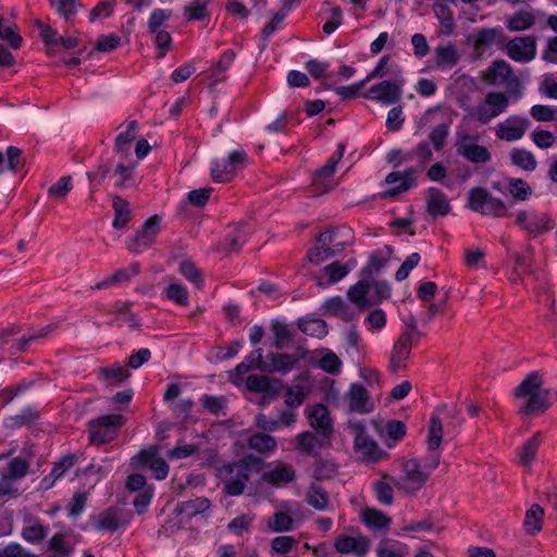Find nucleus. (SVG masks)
Here are the masks:
<instances>
[{"label": "nucleus", "instance_id": "1", "mask_svg": "<svg viewBox=\"0 0 557 557\" xmlns=\"http://www.w3.org/2000/svg\"><path fill=\"white\" fill-rule=\"evenodd\" d=\"M513 396L521 401L520 413L534 414L545 412L557 398V393L544 388L542 376L531 372L515 388Z\"/></svg>", "mask_w": 557, "mask_h": 557}, {"label": "nucleus", "instance_id": "2", "mask_svg": "<svg viewBox=\"0 0 557 557\" xmlns=\"http://www.w3.org/2000/svg\"><path fill=\"white\" fill-rule=\"evenodd\" d=\"M389 295L391 287L384 281H359L347 292L348 299L360 309L380 304Z\"/></svg>", "mask_w": 557, "mask_h": 557}, {"label": "nucleus", "instance_id": "3", "mask_svg": "<svg viewBox=\"0 0 557 557\" xmlns=\"http://www.w3.org/2000/svg\"><path fill=\"white\" fill-rule=\"evenodd\" d=\"M347 428L354 437V451L363 462L375 463L386 457V453L366 433L360 421H349Z\"/></svg>", "mask_w": 557, "mask_h": 557}, {"label": "nucleus", "instance_id": "4", "mask_svg": "<svg viewBox=\"0 0 557 557\" xmlns=\"http://www.w3.org/2000/svg\"><path fill=\"white\" fill-rule=\"evenodd\" d=\"M384 478L394 482V485L406 494H414L428 482L430 474L422 468L421 462L416 458L403 462L401 475L394 479L387 474Z\"/></svg>", "mask_w": 557, "mask_h": 557}, {"label": "nucleus", "instance_id": "5", "mask_svg": "<svg viewBox=\"0 0 557 557\" xmlns=\"http://www.w3.org/2000/svg\"><path fill=\"white\" fill-rule=\"evenodd\" d=\"M224 492L231 496L240 495L249 480L250 468L247 463H227L218 469Z\"/></svg>", "mask_w": 557, "mask_h": 557}, {"label": "nucleus", "instance_id": "6", "mask_svg": "<svg viewBox=\"0 0 557 557\" xmlns=\"http://www.w3.org/2000/svg\"><path fill=\"white\" fill-rule=\"evenodd\" d=\"M509 106V98L500 91H490L472 110L471 115L481 124H487L504 113Z\"/></svg>", "mask_w": 557, "mask_h": 557}, {"label": "nucleus", "instance_id": "7", "mask_svg": "<svg viewBox=\"0 0 557 557\" xmlns=\"http://www.w3.org/2000/svg\"><path fill=\"white\" fill-rule=\"evenodd\" d=\"M125 419L122 414H108L100 417L89 424V438L92 444L111 442L116 434V429L122 426Z\"/></svg>", "mask_w": 557, "mask_h": 557}, {"label": "nucleus", "instance_id": "8", "mask_svg": "<svg viewBox=\"0 0 557 557\" xmlns=\"http://www.w3.org/2000/svg\"><path fill=\"white\" fill-rule=\"evenodd\" d=\"M468 206L471 210L482 214L500 216L505 212V205L502 200L494 198L486 189L474 187L469 190Z\"/></svg>", "mask_w": 557, "mask_h": 557}, {"label": "nucleus", "instance_id": "9", "mask_svg": "<svg viewBox=\"0 0 557 557\" xmlns=\"http://www.w3.org/2000/svg\"><path fill=\"white\" fill-rule=\"evenodd\" d=\"M403 78L383 81L371 86L364 94V98L375 100L384 104H395L400 101L403 94Z\"/></svg>", "mask_w": 557, "mask_h": 557}, {"label": "nucleus", "instance_id": "10", "mask_svg": "<svg viewBox=\"0 0 557 557\" xmlns=\"http://www.w3.org/2000/svg\"><path fill=\"white\" fill-rule=\"evenodd\" d=\"M336 234L334 232H323L317 238L315 245L308 251V260L319 265L329 258L343 250L341 243H335Z\"/></svg>", "mask_w": 557, "mask_h": 557}, {"label": "nucleus", "instance_id": "11", "mask_svg": "<svg viewBox=\"0 0 557 557\" xmlns=\"http://www.w3.org/2000/svg\"><path fill=\"white\" fill-rule=\"evenodd\" d=\"M516 224L533 236L541 235L553 228L550 216L545 212L522 210L517 213Z\"/></svg>", "mask_w": 557, "mask_h": 557}, {"label": "nucleus", "instance_id": "12", "mask_svg": "<svg viewBox=\"0 0 557 557\" xmlns=\"http://www.w3.org/2000/svg\"><path fill=\"white\" fill-rule=\"evenodd\" d=\"M457 153L472 163H487L491 161V153L484 146L476 144V138L467 133L457 135Z\"/></svg>", "mask_w": 557, "mask_h": 557}, {"label": "nucleus", "instance_id": "13", "mask_svg": "<svg viewBox=\"0 0 557 557\" xmlns=\"http://www.w3.org/2000/svg\"><path fill=\"white\" fill-rule=\"evenodd\" d=\"M412 349V333L403 332L398 339L394 343L391 354L388 370L391 372H398L407 368V361L410 357Z\"/></svg>", "mask_w": 557, "mask_h": 557}, {"label": "nucleus", "instance_id": "14", "mask_svg": "<svg viewBox=\"0 0 557 557\" xmlns=\"http://www.w3.org/2000/svg\"><path fill=\"white\" fill-rule=\"evenodd\" d=\"M160 216L153 215L148 219L143 228L127 242V249L132 252L139 253L148 249L159 233Z\"/></svg>", "mask_w": 557, "mask_h": 557}, {"label": "nucleus", "instance_id": "15", "mask_svg": "<svg viewBox=\"0 0 557 557\" xmlns=\"http://www.w3.org/2000/svg\"><path fill=\"white\" fill-rule=\"evenodd\" d=\"M507 54L517 62H530L536 54V39L534 36L516 37L506 46Z\"/></svg>", "mask_w": 557, "mask_h": 557}, {"label": "nucleus", "instance_id": "16", "mask_svg": "<svg viewBox=\"0 0 557 557\" xmlns=\"http://www.w3.org/2000/svg\"><path fill=\"white\" fill-rule=\"evenodd\" d=\"M484 79L495 86H519V81L513 76L512 67L504 60L493 61L484 74Z\"/></svg>", "mask_w": 557, "mask_h": 557}, {"label": "nucleus", "instance_id": "17", "mask_svg": "<svg viewBox=\"0 0 557 557\" xmlns=\"http://www.w3.org/2000/svg\"><path fill=\"white\" fill-rule=\"evenodd\" d=\"M417 170L414 168H408L404 172H392L385 177L386 184H398L397 186L391 187L389 189L381 194L382 198H392L396 195L408 190L416 185Z\"/></svg>", "mask_w": 557, "mask_h": 557}, {"label": "nucleus", "instance_id": "18", "mask_svg": "<svg viewBox=\"0 0 557 557\" xmlns=\"http://www.w3.org/2000/svg\"><path fill=\"white\" fill-rule=\"evenodd\" d=\"M530 121L527 117L512 115L496 127V136L506 141H515L523 137Z\"/></svg>", "mask_w": 557, "mask_h": 557}, {"label": "nucleus", "instance_id": "19", "mask_svg": "<svg viewBox=\"0 0 557 557\" xmlns=\"http://www.w3.org/2000/svg\"><path fill=\"white\" fill-rule=\"evenodd\" d=\"M310 393L311 383L308 375H298L286 389L285 404L289 408H297Z\"/></svg>", "mask_w": 557, "mask_h": 557}, {"label": "nucleus", "instance_id": "20", "mask_svg": "<svg viewBox=\"0 0 557 557\" xmlns=\"http://www.w3.org/2000/svg\"><path fill=\"white\" fill-rule=\"evenodd\" d=\"M349 409L359 413H369L374 405L371 401L368 391L359 383H352L346 393Z\"/></svg>", "mask_w": 557, "mask_h": 557}, {"label": "nucleus", "instance_id": "21", "mask_svg": "<svg viewBox=\"0 0 557 557\" xmlns=\"http://www.w3.org/2000/svg\"><path fill=\"white\" fill-rule=\"evenodd\" d=\"M308 420L321 437H330L333 433V423L326 406L318 404L308 413Z\"/></svg>", "mask_w": 557, "mask_h": 557}, {"label": "nucleus", "instance_id": "22", "mask_svg": "<svg viewBox=\"0 0 557 557\" xmlns=\"http://www.w3.org/2000/svg\"><path fill=\"white\" fill-rule=\"evenodd\" d=\"M296 478L294 468L284 462H275L262 475L264 482L281 486L293 482Z\"/></svg>", "mask_w": 557, "mask_h": 557}, {"label": "nucleus", "instance_id": "23", "mask_svg": "<svg viewBox=\"0 0 557 557\" xmlns=\"http://www.w3.org/2000/svg\"><path fill=\"white\" fill-rule=\"evenodd\" d=\"M334 547L341 554L355 553L357 556H363L369 550V541L364 536L339 535Z\"/></svg>", "mask_w": 557, "mask_h": 557}, {"label": "nucleus", "instance_id": "24", "mask_svg": "<svg viewBox=\"0 0 557 557\" xmlns=\"http://www.w3.org/2000/svg\"><path fill=\"white\" fill-rule=\"evenodd\" d=\"M326 438L327 437H321L320 434L317 435L308 431L299 433L295 437L296 449L301 455L317 456L324 447V442Z\"/></svg>", "mask_w": 557, "mask_h": 557}, {"label": "nucleus", "instance_id": "25", "mask_svg": "<svg viewBox=\"0 0 557 557\" xmlns=\"http://www.w3.org/2000/svg\"><path fill=\"white\" fill-rule=\"evenodd\" d=\"M344 151L345 146L343 144L338 145L337 151L329 158L322 168L317 171L313 181L315 186H321L324 191L332 188V186L326 183V180L332 177L335 173L336 165L343 158Z\"/></svg>", "mask_w": 557, "mask_h": 557}, {"label": "nucleus", "instance_id": "26", "mask_svg": "<svg viewBox=\"0 0 557 557\" xmlns=\"http://www.w3.org/2000/svg\"><path fill=\"white\" fill-rule=\"evenodd\" d=\"M451 207L445 194L435 187H430L426 191V211L433 216L446 215Z\"/></svg>", "mask_w": 557, "mask_h": 557}, {"label": "nucleus", "instance_id": "27", "mask_svg": "<svg viewBox=\"0 0 557 557\" xmlns=\"http://www.w3.org/2000/svg\"><path fill=\"white\" fill-rule=\"evenodd\" d=\"M136 459L140 465L149 466L156 479L163 480L166 478L169 466L164 459L157 457L156 450H143L136 456Z\"/></svg>", "mask_w": 557, "mask_h": 557}, {"label": "nucleus", "instance_id": "28", "mask_svg": "<svg viewBox=\"0 0 557 557\" xmlns=\"http://www.w3.org/2000/svg\"><path fill=\"white\" fill-rule=\"evenodd\" d=\"M497 30L495 28H479L468 37V42L473 46L476 54H482L496 41Z\"/></svg>", "mask_w": 557, "mask_h": 557}, {"label": "nucleus", "instance_id": "29", "mask_svg": "<svg viewBox=\"0 0 557 557\" xmlns=\"http://www.w3.org/2000/svg\"><path fill=\"white\" fill-rule=\"evenodd\" d=\"M351 267L349 263L343 264L338 261L332 262L323 268V273L326 276V280L323 277H317V284L320 287H326L332 284H336L342 278H344L350 271Z\"/></svg>", "mask_w": 557, "mask_h": 557}, {"label": "nucleus", "instance_id": "30", "mask_svg": "<svg viewBox=\"0 0 557 557\" xmlns=\"http://www.w3.org/2000/svg\"><path fill=\"white\" fill-rule=\"evenodd\" d=\"M270 330L273 333L271 346L276 349H283L293 339L294 332L292 327L283 321H271Z\"/></svg>", "mask_w": 557, "mask_h": 557}, {"label": "nucleus", "instance_id": "31", "mask_svg": "<svg viewBox=\"0 0 557 557\" xmlns=\"http://www.w3.org/2000/svg\"><path fill=\"white\" fill-rule=\"evenodd\" d=\"M137 129L138 123L136 121H131L127 123L126 129L117 135L114 144V150L117 154L124 156L129 152L131 145L136 138Z\"/></svg>", "mask_w": 557, "mask_h": 557}, {"label": "nucleus", "instance_id": "32", "mask_svg": "<svg viewBox=\"0 0 557 557\" xmlns=\"http://www.w3.org/2000/svg\"><path fill=\"white\" fill-rule=\"evenodd\" d=\"M434 52L435 63L440 69H451L460 60V55L453 45L438 46Z\"/></svg>", "mask_w": 557, "mask_h": 557}, {"label": "nucleus", "instance_id": "33", "mask_svg": "<svg viewBox=\"0 0 557 557\" xmlns=\"http://www.w3.org/2000/svg\"><path fill=\"white\" fill-rule=\"evenodd\" d=\"M541 445V433H535L518 450L519 463L529 467L534 460Z\"/></svg>", "mask_w": 557, "mask_h": 557}, {"label": "nucleus", "instance_id": "34", "mask_svg": "<svg viewBox=\"0 0 557 557\" xmlns=\"http://www.w3.org/2000/svg\"><path fill=\"white\" fill-rule=\"evenodd\" d=\"M270 360L269 371L270 372H289L299 361V358L288 354H270L268 355Z\"/></svg>", "mask_w": 557, "mask_h": 557}, {"label": "nucleus", "instance_id": "35", "mask_svg": "<svg viewBox=\"0 0 557 557\" xmlns=\"http://www.w3.org/2000/svg\"><path fill=\"white\" fill-rule=\"evenodd\" d=\"M248 447L260 454L272 453L276 449L277 443L275 437L268 433H255L248 438Z\"/></svg>", "mask_w": 557, "mask_h": 557}, {"label": "nucleus", "instance_id": "36", "mask_svg": "<svg viewBox=\"0 0 557 557\" xmlns=\"http://www.w3.org/2000/svg\"><path fill=\"white\" fill-rule=\"evenodd\" d=\"M298 329L306 335L323 338L327 335L326 323L318 318H307L298 320Z\"/></svg>", "mask_w": 557, "mask_h": 557}, {"label": "nucleus", "instance_id": "37", "mask_svg": "<svg viewBox=\"0 0 557 557\" xmlns=\"http://www.w3.org/2000/svg\"><path fill=\"white\" fill-rule=\"evenodd\" d=\"M323 308L326 313L341 318L344 321L352 319V311L345 300L338 296L329 298Z\"/></svg>", "mask_w": 557, "mask_h": 557}, {"label": "nucleus", "instance_id": "38", "mask_svg": "<svg viewBox=\"0 0 557 557\" xmlns=\"http://www.w3.org/2000/svg\"><path fill=\"white\" fill-rule=\"evenodd\" d=\"M510 160L512 164L528 172L534 171L537 166L534 154L523 148H513L510 151Z\"/></svg>", "mask_w": 557, "mask_h": 557}, {"label": "nucleus", "instance_id": "39", "mask_svg": "<svg viewBox=\"0 0 557 557\" xmlns=\"http://www.w3.org/2000/svg\"><path fill=\"white\" fill-rule=\"evenodd\" d=\"M544 518L543 508L533 504L525 513L524 528L529 535H534L542 530V523Z\"/></svg>", "mask_w": 557, "mask_h": 557}, {"label": "nucleus", "instance_id": "40", "mask_svg": "<svg viewBox=\"0 0 557 557\" xmlns=\"http://www.w3.org/2000/svg\"><path fill=\"white\" fill-rule=\"evenodd\" d=\"M74 466L73 456L62 457L52 468L49 475L42 479V485L45 488H50L54 482L61 478L67 470Z\"/></svg>", "mask_w": 557, "mask_h": 557}, {"label": "nucleus", "instance_id": "41", "mask_svg": "<svg viewBox=\"0 0 557 557\" xmlns=\"http://www.w3.org/2000/svg\"><path fill=\"white\" fill-rule=\"evenodd\" d=\"M320 354L321 358L318 362L319 368L329 374H338L343 366V362L339 359V357L329 349H322L320 350Z\"/></svg>", "mask_w": 557, "mask_h": 557}, {"label": "nucleus", "instance_id": "42", "mask_svg": "<svg viewBox=\"0 0 557 557\" xmlns=\"http://www.w3.org/2000/svg\"><path fill=\"white\" fill-rule=\"evenodd\" d=\"M443 440V424L438 416L433 414L429 423V432L426 438L428 449H440Z\"/></svg>", "mask_w": 557, "mask_h": 557}, {"label": "nucleus", "instance_id": "43", "mask_svg": "<svg viewBox=\"0 0 557 557\" xmlns=\"http://www.w3.org/2000/svg\"><path fill=\"white\" fill-rule=\"evenodd\" d=\"M306 499L317 510H325L330 504L327 493L318 484L309 486Z\"/></svg>", "mask_w": 557, "mask_h": 557}, {"label": "nucleus", "instance_id": "44", "mask_svg": "<svg viewBox=\"0 0 557 557\" xmlns=\"http://www.w3.org/2000/svg\"><path fill=\"white\" fill-rule=\"evenodd\" d=\"M120 519L116 510L109 508L102 511L96 520L95 528L99 531H116L120 528Z\"/></svg>", "mask_w": 557, "mask_h": 557}, {"label": "nucleus", "instance_id": "45", "mask_svg": "<svg viewBox=\"0 0 557 557\" xmlns=\"http://www.w3.org/2000/svg\"><path fill=\"white\" fill-rule=\"evenodd\" d=\"M113 209H114V220L113 226L116 228H121L127 224L129 221V205L128 202L120 196L113 197Z\"/></svg>", "mask_w": 557, "mask_h": 557}, {"label": "nucleus", "instance_id": "46", "mask_svg": "<svg viewBox=\"0 0 557 557\" xmlns=\"http://www.w3.org/2000/svg\"><path fill=\"white\" fill-rule=\"evenodd\" d=\"M235 175V171L227 160H215L211 165V177L216 183L230 182Z\"/></svg>", "mask_w": 557, "mask_h": 557}, {"label": "nucleus", "instance_id": "47", "mask_svg": "<svg viewBox=\"0 0 557 557\" xmlns=\"http://www.w3.org/2000/svg\"><path fill=\"white\" fill-rule=\"evenodd\" d=\"M72 189V177L65 175L48 188V196L57 201H63Z\"/></svg>", "mask_w": 557, "mask_h": 557}, {"label": "nucleus", "instance_id": "48", "mask_svg": "<svg viewBox=\"0 0 557 557\" xmlns=\"http://www.w3.org/2000/svg\"><path fill=\"white\" fill-rule=\"evenodd\" d=\"M535 22L533 14L519 11L508 18L507 28L511 32H520L530 28Z\"/></svg>", "mask_w": 557, "mask_h": 557}, {"label": "nucleus", "instance_id": "49", "mask_svg": "<svg viewBox=\"0 0 557 557\" xmlns=\"http://www.w3.org/2000/svg\"><path fill=\"white\" fill-rule=\"evenodd\" d=\"M99 374L102 380L112 383H121L129 376L128 370L120 363H114L107 368H100Z\"/></svg>", "mask_w": 557, "mask_h": 557}, {"label": "nucleus", "instance_id": "50", "mask_svg": "<svg viewBox=\"0 0 557 557\" xmlns=\"http://www.w3.org/2000/svg\"><path fill=\"white\" fill-rule=\"evenodd\" d=\"M247 388L257 393H275L273 381L264 375L252 374L247 377Z\"/></svg>", "mask_w": 557, "mask_h": 557}, {"label": "nucleus", "instance_id": "51", "mask_svg": "<svg viewBox=\"0 0 557 557\" xmlns=\"http://www.w3.org/2000/svg\"><path fill=\"white\" fill-rule=\"evenodd\" d=\"M210 0H193L184 8V16L187 21H199L208 15L207 7Z\"/></svg>", "mask_w": 557, "mask_h": 557}, {"label": "nucleus", "instance_id": "52", "mask_svg": "<svg viewBox=\"0 0 557 557\" xmlns=\"http://www.w3.org/2000/svg\"><path fill=\"white\" fill-rule=\"evenodd\" d=\"M362 521L370 528L385 529L391 523V518L376 509H366L362 512Z\"/></svg>", "mask_w": 557, "mask_h": 557}, {"label": "nucleus", "instance_id": "53", "mask_svg": "<svg viewBox=\"0 0 557 557\" xmlns=\"http://www.w3.org/2000/svg\"><path fill=\"white\" fill-rule=\"evenodd\" d=\"M391 483L393 481L383 476V480L375 481L373 483V490L377 500L384 505H391L393 503L394 494Z\"/></svg>", "mask_w": 557, "mask_h": 557}, {"label": "nucleus", "instance_id": "54", "mask_svg": "<svg viewBox=\"0 0 557 557\" xmlns=\"http://www.w3.org/2000/svg\"><path fill=\"white\" fill-rule=\"evenodd\" d=\"M171 15V10L154 9L147 22L148 33L151 35L158 30H162V26L166 23Z\"/></svg>", "mask_w": 557, "mask_h": 557}, {"label": "nucleus", "instance_id": "55", "mask_svg": "<svg viewBox=\"0 0 557 557\" xmlns=\"http://www.w3.org/2000/svg\"><path fill=\"white\" fill-rule=\"evenodd\" d=\"M268 528L273 532L292 530L293 519L287 512L277 511L268 520Z\"/></svg>", "mask_w": 557, "mask_h": 557}, {"label": "nucleus", "instance_id": "56", "mask_svg": "<svg viewBox=\"0 0 557 557\" xmlns=\"http://www.w3.org/2000/svg\"><path fill=\"white\" fill-rule=\"evenodd\" d=\"M433 11L437 18L440 20V24L442 26V32L445 35H451L454 30V21L451 16V12L445 4L437 3L434 4Z\"/></svg>", "mask_w": 557, "mask_h": 557}, {"label": "nucleus", "instance_id": "57", "mask_svg": "<svg viewBox=\"0 0 557 557\" xmlns=\"http://www.w3.org/2000/svg\"><path fill=\"white\" fill-rule=\"evenodd\" d=\"M180 272L186 280L195 284L197 288L202 287V274L195 263L188 260L182 261L180 264Z\"/></svg>", "mask_w": 557, "mask_h": 557}, {"label": "nucleus", "instance_id": "58", "mask_svg": "<svg viewBox=\"0 0 557 557\" xmlns=\"http://www.w3.org/2000/svg\"><path fill=\"white\" fill-rule=\"evenodd\" d=\"M22 154L23 153L20 148L14 146L8 147L5 151L7 161L4 160V169L11 172H17L21 170L25 164V160Z\"/></svg>", "mask_w": 557, "mask_h": 557}, {"label": "nucleus", "instance_id": "59", "mask_svg": "<svg viewBox=\"0 0 557 557\" xmlns=\"http://www.w3.org/2000/svg\"><path fill=\"white\" fill-rule=\"evenodd\" d=\"M336 465L326 459H317L313 465V476L317 480H326L335 475Z\"/></svg>", "mask_w": 557, "mask_h": 557}, {"label": "nucleus", "instance_id": "60", "mask_svg": "<svg viewBox=\"0 0 557 557\" xmlns=\"http://www.w3.org/2000/svg\"><path fill=\"white\" fill-rule=\"evenodd\" d=\"M0 39L8 41L13 49L22 45V37L17 34L16 26L5 24L3 18H0Z\"/></svg>", "mask_w": 557, "mask_h": 557}, {"label": "nucleus", "instance_id": "61", "mask_svg": "<svg viewBox=\"0 0 557 557\" xmlns=\"http://www.w3.org/2000/svg\"><path fill=\"white\" fill-rule=\"evenodd\" d=\"M508 190L518 200H525L532 194L530 185L521 178H511L508 183Z\"/></svg>", "mask_w": 557, "mask_h": 557}, {"label": "nucleus", "instance_id": "62", "mask_svg": "<svg viewBox=\"0 0 557 557\" xmlns=\"http://www.w3.org/2000/svg\"><path fill=\"white\" fill-rule=\"evenodd\" d=\"M235 59V53L232 50H226L220 58L219 62L212 69V77L215 82L224 79L225 71L231 66Z\"/></svg>", "mask_w": 557, "mask_h": 557}, {"label": "nucleus", "instance_id": "63", "mask_svg": "<svg viewBox=\"0 0 557 557\" xmlns=\"http://www.w3.org/2000/svg\"><path fill=\"white\" fill-rule=\"evenodd\" d=\"M114 177H116L115 186L124 188L134 177V164L120 163L114 170Z\"/></svg>", "mask_w": 557, "mask_h": 557}, {"label": "nucleus", "instance_id": "64", "mask_svg": "<svg viewBox=\"0 0 557 557\" xmlns=\"http://www.w3.org/2000/svg\"><path fill=\"white\" fill-rule=\"evenodd\" d=\"M449 133L448 124L442 123L436 125L430 133L429 139L436 151L443 149L445 140Z\"/></svg>", "mask_w": 557, "mask_h": 557}]
</instances>
